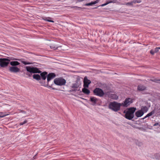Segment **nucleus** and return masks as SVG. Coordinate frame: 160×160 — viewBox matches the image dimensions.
Instances as JSON below:
<instances>
[{
	"mask_svg": "<svg viewBox=\"0 0 160 160\" xmlns=\"http://www.w3.org/2000/svg\"><path fill=\"white\" fill-rule=\"evenodd\" d=\"M26 68L27 71L26 74L29 77L32 76V73H40L41 80H46L48 76V72L44 71L42 72L39 68L37 67H31L30 66H26Z\"/></svg>",
	"mask_w": 160,
	"mask_h": 160,
	"instance_id": "obj_1",
	"label": "nucleus"
},
{
	"mask_svg": "<svg viewBox=\"0 0 160 160\" xmlns=\"http://www.w3.org/2000/svg\"><path fill=\"white\" fill-rule=\"evenodd\" d=\"M136 110V108L134 107L127 108L123 111V113H125L124 117L128 120H131L134 117V114Z\"/></svg>",
	"mask_w": 160,
	"mask_h": 160,
	"instance_id": "obj_2",
	"label": "nucleus"
},
{
	"mask_svg": "<svg viewBox=\"0 0 160 160\" xmlns=\"http://www.w3.org/2000/svg\"><path fill=\"white\" fill-rule=\"evenodd\" d=\"M56 74L55 73L53 72H51L48 74V76L47 77V83H46L45 82H42L43 85L44 86L46 87H48V88H52L53 90H57L56 89L52 87V84L51 86L49 85V81L52 79L56 77Z\"/></svg>",
	"mask_w": 160,
	"mask_h": 160,
	"instance_id": "obj_3",
	"label": "nucleus"
},
{
	"mask_svg": "<svg viewBox=\"0 0 160 160\" xmlns=\"http://www.w3.org/2000/svg\"><path fill=\"white\" fill-rule=\"evenodd\" d=\"M121 106H122L121 103L114 101L110 102L108 105V108L109 109L116 112L120 109Z\"/></svg>",
	"mask_w": 160,
	"mask_h": 160,
	"instance_id": "obj_4",
	"label": "nucleus"
},
{
	"mask_svg": "<svg viewBox=\"0 0 160 160\" xmlns=\"http://www.w3.org/2000/svg\"><path fill=\"white\" fill-rule=\"evenodd\" d=\"M54 82L57 85L61 86L65 84L66 81L62 78H57L54 79Z\"/></svg>",
	"mask_w": 160,
	"mask_h": 160,
	"instance_id": "obj_5",
	"label": "nucleus"
},
{
	"mask_svg": "<svg viewBox=\"0 0 160 160\" xmlns=\"http://www.w3.org/2000/svg\"><path fill=\"white\" fill-rule=\"evenodd\" d=\"M10 59L8 58H0V66L3 68L7 67L9 64Z\"/></svg>",
	"mask_w": 160,
	"mask_h": 160,
	"instance_id": "obj_6",
	"label": "nucleus"
},
{
	"mask_svg": "<svg viewBox=\"0 0 160 160\" xmlns=\"http://www.w3.org/2000/svg\"><path fill=\"white\" fill-rule=\"evenodd\" d=\"M93 92L94 95L101 97H103L105 94L103 90L98 88H95Z\"/></svg>",
	"mask_w": 160,
	"mask_h": 160,
	"instance_id": "obj_7",
	"label": "nucleus"
},
{
	"mask_svg": "<svg viewBox=\"0 0 160 160\" xmlns=\"http://www.w3.org/2000/svg\"><path fill=\"white\" fill-rule=\"evenodd\" d=\"M89 101L91 102L90 104L93 106L100 105L99 103L101 102L100 100L94 97H91Z\"/></svg>",
	"mask_w": 160,
	"mask_h": 160,
	"instance_id": "obj_8",
	"label": "nucleus"
},
{
	"mask_svg": "<svg viewBox=\"0 0 160 160\" xmlns=\"http://www.w3.org/2000/svg\"><path fill=\"white\" fill-rule=\"evenodd\" d=\"M133 102V100L130 98H126L123 102L121 103L122 106L127 107Z\"/></svg>",
	"mask_w": 160,
	"mask_h": 160,
	"instance_id": "obj_9",
	"label": "nucleus"
},
{
	"mask_svg": "<svg viewBox=\"0 0 160 160\" xmlns=\"http://www.w3.org/2000/svg\"><path fill=\"white\" fill-rule=\"evenodd\" d=\"M81 85V82L80 79L77 78V80L75 81V83H72L71 87V88L77 89V88H80Z\"/></svg>",
	"mask_w": 160,
	"mask_h": 160,
	"instance_id": "obj_10",
	"label": "nucleus"
},
{
	"mask_svg": "<svg viewBox=\"0 0 160 160\" xmlns=\"http://www.w3.org/2000/svg\"><path fill=\"white\" fill-rule=\"evenodd\" d=\"M9 71L11 72L17 73L20 71V68L17 67H9Z\"/></svg>",
	"mask_w": 160,
	"mask_h": 160,
	"instance_id": "obj_11",
	"label": "nucleus"
},
{
	"mask_svg": "<svg viewBox=\"0 0 160 160\" xmlns=\"http://www.w3.org/2000/svg\"><path fill=\"white\" fill-rule=\"evenodd\" d=\"M91 81L88 80L87 77H85L83 81V87L88 88L89 85L91 83Z\"/></svg>",
	"mask_w": 160,
	"mask_h": 160,
	"instance_id": "obj_12",
	"label": "nucleus"
},
{
	"mask_svg": "<svg viewBox=\"0 0 160 160\" xmlns=\"http://www.w3.org/2000/svg\"><path fill=\"white\" fill-rule=\"evenodd\" d=\"M141 2V0H133L131 2H127L125 4L133 7V4H135L136 3H140Z\"/></svg>",
	"mask_w": 160,
	"mask_h": 160,
	"instance_id": "obj_13",
	"label": "nucleus"
},
{
	"mask_svg": "<svg viewBox=\"0 0 160 160\" xmlns=\"http://www.w3.org/2000/svg\"><path fill=\"white\" fill-rule=\"evenodd\" d=\"M11 60H17L16 59H15L14 58H11L10 59ZM10 65L12 66V67H17V66L19 65L20 64V63L17 61H12L11 62H10Z\"/></svg>",
	"mask_w": 160,
	"mask_h": 160,
	"instance_id": "obj_14",
	"label": "nucleus"
},
{
	"mask_svg": "<svg viewBox=\"0 0 160 160\" xmlns=\"http://www.w3.org/2000/svg\"><path fill=\"white\" fill-rule=\"evenodd\" d=\"M143 114L144 112L141 110L137 111L135 113V115L137 118L141 117Z\"/></svg>",
	"mask_w": 160,
	"mask_h": 160,
	"instance_id": "obj_15",
	"label": "nucleus"
},
{
	"mask_svg": "<svg viewBox=\"0 0 160 160\" xmlns=\"http://www.w3.org/2000/svg\"><path fill=\"white\" fill-rule=\"evenodd\" d=\"M117 2V1L116 0H113L111 1H107L106 3L100 5L99 6L103 7L106 6L110 3H116Z\"/></svg>",
	"mask_w": 160,
	"mask_h": 160,
	"instance_id": "obj_16",
	"label": "nucleus"
},
{
	"mask_svg": "<svg viewBox=\"0 0 160 160\" xmlns=\"http://www.w3.org/2000/svg\"><path fill=\"white\" fill-rule=\"evenodd\" d=\"M146 89V87L143 85H139L137 87V90L139 91H143Z\"/></svg>",
	"mask_w": 160,
	"mask_h": 160,
	"instance_id": "obj_17",
	"label": "nucleus"
},
{
	"mask_svg": "<svg viewBox=\"0 0 160 160\" xmlns=\"http://www.w3.org/2000/svg\"><path fill=\"white\" fill-rule=\"evenodd\" d=\"M87 88L84 87L82 89V92L85 94L88 95L90 93V91Z\"/></svg>",
	"mask_w": 160,
	"mask_h": 160,
	"instance_id": "obj_18",
	"label": "nucleus"
},
{
	"mask_svg": "<svg viewBox=\"0 0 160 160\" xmlns=\"http://www.w3.org/2000/svg\"><path fill=\"white\" fill-rule=\"evenodd\" d=\"M155 112V109H154L152 111H151L150 113L148 114L145 116L143 118H142V119H144L146 118L150 117L153 114H154Z\"/></svg>",
	"mask_w": 160,
	"mask_h": 160,
	"instance_id": "obj_19",
	"label": "nucleus"
},
{
	"mask_svg": "<svg viewBox=\"0 0 160 160\" xmlns=\"http://www.w3.org/2000/svg\"><path fill=\"white\" fill-rule=\"evenodd\" d=\"M33 78L34 79H35L38 81L41 80V77L40 75L38 74H34L33 75Z\"/></svg>",
	"mask_w": 160,
	"mask_h": 160,
	"instance_id": "obj_20",
	"label": "nucleus"
},
{
	"mask_svg": "<svg viewBox=\"0 0 160 160\" xmlns=\"http://www.w3.org/2000/svg\"><path fill=\"white\" fill-rule=\"evenodd\" d=\"M142 111L144 112H147L148 110V108L146 106H142L141 107V109Z\"/></svg>",
	"mask_w": 160,
	"mask_h": 160,
	"instance_id": "obj_21",
	"label": "nucleus"
},
{
	"mask_svg": "<svg viewBox=\"0 0 160 160\" xmlns=\"http://www.w3.org/2000/svg\"><path fill=\"white\" fill-rule=\"evenodd\" d=\"M51 19V18L50 17L42 18V19L46 21H48L49 22H54V21H53L49 19Z\"/></svg>",
	"mask_w": 160,
	"mask_h": 160,
	"instance_id": "obj_22",
	"label": "nucleus"
},
{
	"mask_svg": "<svg viewBox=\"0 0 160 160\" xmlns=\"http://www.w3.org/2000/svg\"><path fill=\"white\" fill-rule=\"evenodd\" d=\"M150 81L155 82H158V81H160V79H158V78H152L150 79Z\"/></svg>",
	"mask_w": 160,
	"mask_h": 160,
	"instance_id": "obj_23",
	"label": "nucleus"
},
{
	"mask_svg": "<svg viewBox=\"0 0 160 160\" xmlns=\"http://www.w3.org/2000/svg\"><path fill=\"white\" fill-rule=\"evenodd\" d=\"M154 157L157 159H160V152L156 153L154 155Z\"/></svg>",
	"mask_w": 160,
	"mask_h": 160,
	"instance_id": "obj_24",
	"label": "nucleus"
},
{
	"mask_svg": "<svg viewBox=\"0 0 160 160\" xmlns=\"http://www.w3.org/2000/svg\"><path fill=\"white\" fill-rule=\"evenodd\" d=\"M153 126H156L157 128H159L160 127V122L155 123L153 125Z\"/></svg>",
	"mask_w": 160,
	"mask_h": 160,
	"instance_id": "obj_25",
	"label": "nucleus"
},
{
	"mask_svg": "<svg viewBox=\"0 0 160 160\" xmlns=\"http://www.w3.org/2000/svg\"><path fill=\"white\" fill-rule=\"evenodd\" d=\"M135 143L139 147L142 146V142H140L138 140L136 141Z\"/></svg>",
	"mask_w": 160,
	"mask_h": 160,
	"instance_id": "obj_26",
	"label": "nucleus"
},
{
	"mask_svg": "<svg viewBox=\"0 0 160 160\" xmlns=\"http://www.w3.org/2000/svg\"><path fill=\"white\" fill-rule=\"evenodd\" d=\"M72 8H75L77 10H81V9L83 8H82L81 7H78V6H72Z\"/></svg>",
	"mask_w": 160,
	"mask_h": 160,
	"instance_id": "obj_27",
	"label": "nucleus"
},
{
	"mask_svg": "<svg viewBox=\"0 0 160 160\" xmlns=\"http://www.w3.org/2000/svg\"><path fill=\"white\" fill-rule=\"evenodd\" d=\"M21 62L24 65H29L31 64V63L29 62H27L24 61H21Z\"/></svg>",
	"mask_w": 160,
	"mask_h": 160,
	"instance_id": "obj_28",
	"label": "nucleus"
},
{
	"mask_svg": "<svg viewBox=\"0 0 160 160\" xmlns=\"http://www.w3.org/2000/svg\"><path fill=\"white\" fill-rule=\"evenodd\" d=\"M50 48L53 49L55 50L57 49L58 48V47H56L54 45L50 46Z\"/></svg>",
	"mask_w": 160,
	"mask_h": 160,
	"instance_id": "obj_29",
	"label": "nucleus"
},
{
	"mask_svg": "<svg viewBox=\"0 0 160 160\" xmlns=\"http://www.w3.org/2000/svg\"><path fill=\"white\" fill-rule=\"evenodd\" d=\"M93 5V2H91L85 4H83V5H84L85 6H92Z\"/></svg>",
	"mask_w": 160,
	"mask_h": 160,
	"instance_id": "obj_30",
	"label": "nucleus"
},
{
	"mask_svg": "<svg viewBox=\"0 0 160 160\" xmlns=\"http://www.w3.org/2000/svg\"><path fill=\"white\" fill-rule=\"evenodd\" d=\"M72 88V89L68 91L69 92H76L77 91V90L76 89L73 88Z\"/></svg>",
	"mask_w": 160,
	"mask_h": 160,
	"instance_id": "obj_31",
	"label": "nucleus"
},
{
	"mask_svg": "<svg viewBox=\"0 0 160 160\" xmlns=\"http://www.w3.org/2000/svg\"><path fill=\"white\" fill-rule=\"evenodd\" d=\"M27 122V120H25L23 122H21L20 123V125H23L24 124L26 123Z\"/></svg>",
	"mask_w": 160,
	"mask_h": 160,
	"instance_id": "obj_32",
	"label": "nucleus"
},
{
	"mask_svg": "<svg viewBox=\"0 0 160 160\" xmlns=\"http://www.w3.org/2000/svg\"><path fill=\"white\" fill-rule=\"evenodd\" d=\"M155 52H154V50H153V49H151L150 51V53L152 54V55H154V54L155 53Z\"/></svg>",
	"mask_w": 160,
	"mask_h": 160,
	"instance_id": "obj_33",
	"label": "nucleus"
},
{
	"mask_svg": "<svg viewBox=\"0 0 160 160\" xmlns=\"http://www.w3.org/2000/svg\"><path fill=\"white\" fill-rule=\"evenodd\" d=\"M159 50V48H155V50H154V52H157Z\"/></svg>",
	"mask_w": 160,
	"mask_h": 160,
	"instance_id": "obj_34",
	"label": "nucleus"
},
{
	"mask_svg": "<svg viewBox=\"0 0 160 160\" xmlns=\"http://www.w3.org/2000/svg\"><path fill=\"white\" fill-rule=\"evenodd\" d=\"M99 0H97L95 1L92 2L93 4L94 5V4H95L96 3H98L99 2Z\"/></svg>",
	"mask_w": 160,
	"mask_h": 160,
	"instance_id": "obj_35",
	"label": "nucleus"
},
{
	"mask_svg": "<svg viewBox=\"0 0 160 160\" xmlns=\"http://www.w3.org/2000/svg\"><path fill=\"white\" fill-rule=\"evenodd\" d=\"M99 0H97L95 1L92 2L93 4L94 5V4H95L96 3H98L99 2Z\"/></svg>",
	"mask_w": 160,
	"mask_h": 160,
	"instance_id": "obj_36",
	"label": "nucleus"
},
{
	"mask_svg": "<svg viewBox=\"0 0 160 160\" xmlns=\"http://www.w3.org/2000/svg\"><path fill=\"white\" fill-rule=\"evenodd\" d=\"M76 89L77 90V91H78L81 92L79 88L78 89V88H77Z\"/></svg>",
	"mask_w": 160,
	"mask_h": 160,
	"instance_id": "obj_37",
	"label": "nucleus"
},
{
	"mask_svg": "<svg viewBox=\"0 0 160 160\" xmlns=\"http://www.w3.org/2000/svg\"><path fill=\"white\" fill-rule=\"evenodd\" d=\"M5 116V115H0V118H3L4 116Z\"/></svg>",
	"mask_w": 160,
	"mask_h": 160,
	"instance_id": "obj_38",
	"label": "nucleus"
},
{
	"mask_svg": "<svg viewBox=\"0 0 160 160\" xmlns=\"http://www.w3.org/2000/svg\"><path fill=\"white\" fill-rule=\"evenodd\" d=\"M36 155H35L33 157V158H34V159H35L36 158Z\"/></svg>",
	"mask_w": 160,
	"mask_h": 160,
	"instance_id": "obj_39",
	"label": "nucleus"
},
{
	"mask_svg": "<svg viewBox=\"0 0 160 160\" xmlns=\"http://www.w3.org/2000/svg\"><path fill=\"white\" fill-rule=\"evenodd\" d=\"M98 7H96L94 8L95 9H97Z\"/></svg>",
	"mask_w": 160,
	"mask_h": 160,
	"instance_id": "obj_40",
	"label": "nucleus"
},
{
	"mask_svg": "<svg viewBox=\"0 0 160 160\" xmlns=\"http://www.w3.org/2000/svg\"><path fill=\"white\" fill-rule=\"evenodd\" d=\"M114 95L115 96V97H117L116 95Z\"/></svg>",
	"mask_w": 160,
	"mask_h": 160,
	"instance_id": "obj_41",
	"label": "nucleus"
},
{
	"mask_svg": "<svg viewBox=\"0 0 160 160\" xmlns=\"http://www.w3.org/2000/svg\"><path fill=\"white\" fill-rule=\"evenodd\" d=\"M159 48V49H160V47H158Z\"/></svg>",
	"mask_w": 160,
	"mask_h": 160,
	"instance_id": "obj_42",
	"label": "nucleus"
},
{
	"mask_svg": "<svg viewBox=\"0 0 160 160\" xmlns=\"http://www.w3.org/2000/svg\"><path fill=\"white\" fill-rule=\"evenodd\" d=\"M115 99H117V98H115Z\"/></svg>",
	"mask_w": 160,
	"mask_h": 160,
	"instance_id": "obj_43",
	"label": "nucleus"
}]
</instances>
